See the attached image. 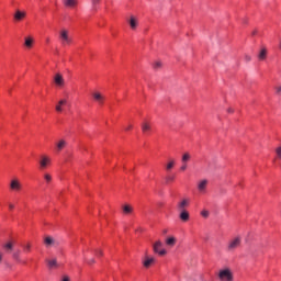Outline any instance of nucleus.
Returning a JSON list of instances; mask_svg holds the SVG:
<instances>
[{
    "label": "nucleus",
    "mask_w": 281,
    "mask_h": 281,
    "mask_svg": "<svg viewBox=\"0 0 281 281\" xmlns=\"http://www.w3.org/2000/svg\"><path fill=\"white\" fill-rule=\"evenodd\" d=\"M9 210H14V204L10 203L9 204Z\"/></svg>",
    "instance_id": "obj_43"
},
{
    "label": "nucleus",
    "mask_w": 281,
    "mask_h": 281,
    "mask_svg": "<svg viewBox=\"0 0 281 281\" xmlns=\"http://www.w3.org/2000/svg\"><path fill=\"white\" fill-rule=\"evenodd\" d=\"M44 245L45 247H54V245H56V239L52 236H46L44 238Z\"/></svg>",
    "instance_id": "obj_11"
},
{
    "label": "nucleus",
    "mask_w": 281,
    "mask_h": 281,
    "mask_svg": "<svg viewBox=\"0 0 281 281\" xmlns=\"http://www.w3.org/2000/svg\"><path fill=\"white\" fill-rule=\"evenodd\" d=\"M128 23H130L131 30H137V25H138L137 18L131 15Z\"/></svg>",
    "instance_id": "obj_17"
},
{
    "label": "nucleus",
    "mask_w": 281,
    "mask_h": 281,
    "mask_svg": "<svg viewBox=\"0 0 281 281\" xmlns=\"http://www.w3.org/2000/svg\"><path fill=\"white\" fill-rule=\"evenodd\" d=\"M87 262H88V265H95V259H90Z\"/></svg>",
    "instance_id": "obj_41"
},
{
    "label": "nucleus",
    "mask_w": 281,
    "mask_h": 281,
    "mask_svg": "<svg viewBox=\"0 0 281 281\" xmlns=\"http://www.w3.org/2000/svg\"><path fill=\"white\" fill-rule=\"evenodd\" d=\"M243 244V238L240 236L234 237L228 241V245L226 247L227 251H236L238 247Z\"/></svg>",
    "instance_id": "obj_1"
},
{
    "label": "nucleus",
    "mask_w": 281,
    "mask_h": 281,
    "mask_svg": "<svg viewBox=\"0 0 281 281\" xmlns=\"http://www.w3.org/2000/svg\"><path fill=\"white\" fill-rule=\"evenodd\" d=\"M66 146H67V140H65V139H59V140L56 143V150H57V153H60V150H63Z\"/></svg>",
    "instance_id": "obj_15"
},
{
    "label": "nucleus",
    "mask_w": 281,
    "mask_h": 281,
    "mask_svg": "<svg viewBox=\"0 0 281 281\" xmlns=\"http://www.w3.org/2000/svg\"><path fill=\"white\" fill-rule=\"evenodd\" d=\"M44 180L46 181V183H52V175L44 173Z\"/></svg>",
    "instance_id": "obj_31"
},
{
    "label": "nucleus",
    "mask_w": 281,
    "mask_h": 281,
    "mask_svg": "<svg viewBox=\"0 0 281 281\" xmlns=\"http://www.w3.org/2000/svg\"><path fill=\"white\" fill-rule=\"evenodd\" d=\"M12 258L14 259L15 262H21V250L13 252Z\"/></svg>",
    "instance_id": "obj_26"
},
{
    "label": "nucleus",
    "mask_w": 281,
    "mask_h": 281,
    "mask_svg": "<svg viewBox=\"0 0 281 281\" xmlns=\"http://www.w3.org/2000/svg\"><path fill=\"white\" fill-rule=\"evenodd\" d=\"M167 183H170L171 181H175V176H168L166 178Z\"/></svg>",
    "instance_id": "obj_36"
},
{
    "label": "nucleus",
    "mask_w": 281,
    "mask_h": 281,
    "mask_svg": "<svg viewBox=\"0 0 281 281\" xmlns=\"http://www.w3.org/2000/svg\"><path fill=\"white\" fill-rule=\"evenodd\" d=\"M218 278L221 281H234V273L229 269H224L220 271Z\"/></svg>",
    "instance_id": "obj_3"
},
{
    "label": "nucleus",
    "mask_w": 281,
    "mask_h": 281,
    "mask_svg": "<svg viewBox=\"0 0 281 281\" xmlns=\"http://www.w3.org/2000/svg\"><path fill=\"white\" fill-rule=\"evenodd\" d=\"M161 247H164L161 240L156 241L153 245L154 254H158L159 256H166L167 251L166 249H161Z\"/></svg>",
    "instance_id": "obj_4"
},
{
    "label": "nucleus",
    "mask_w": 281,
    "mask_h": 281,
    "mask_svg": "<svg viewBox=\"0 0 281 281\" xmlns=\"http://www.w3.org/2000/svg\"><path fill=\"white\" fill-rule=\"evenodd\" d=\"M180 218L181 221H184V223L190 221V213H188V211H181Z\"/></svg>",
    "instance_id": "obj_22"
},
{
    "label": "nucleus",
    "mask_w": 281,
    "mask_h": 281,
    "mask_svg": "<svg viewBox=\"0 0 281 281\" xmlns=\"http://www.w3.org/2000/svg\"><path fill=\"white\" fill-rule=\"evenodd\" d=\"M276 155H277L278 159H280V161H281V146L276 148Z\"/></svg>",
    "instance_id": "obj_32"
},
{
    "label": "nucleus",
    "mask_w": 281,
    "mask_h": 281,
    "mask_svg": "<svg viewBox=\"0 0 281 281\" xmlns=\"http://www.w3.org/2000/svg\"><path fill=\"white\" fill-rule=\"evenodd\" d=\"M24 45H25V47H27L29 49H31L32 45H34V38H32V37H25Z\"/></svg>",
    "instance_id": "obj_24"
},
{
    "label": "nucleus",
    "mask_w": 281,
    "mask_h": 281,
    "mask_svg": "<svg viewBox=\"0 0 281 281\" xmlns=\"http://www.w3.org/2000/svg\"><path fill=\"white\" fill-rule=\"evenodd\" d=\"M55 85L57 87H64L65 86V78H63V75L56 74L54 77Z\"/></svg>",
    "instance_id": "obj_8"
},
{
    "label": "nucleus",
    "mask_w": 281,
    "mask_h": 281,
    "mask_svg": "<svg viewBox=\"0 0 281 281\" xmlns=\"http://www.w3.org/2000/svg\"><path fill=\"white\" fill-rule=\"evenodd\" d=\"M27 16V13L25 11L15 10V13L13 14V19L16 23L23 21Z\"/></svg>",
    "instance_id": "obj_6"
},
{
    "label": "nucleus",
    "mask_w": 281,
    "mask_h": 281,
    "mask_svg": "<svg viewBox=\"0 0 281 281\" xmlns=\"http://www.w3.org/2000/svg\"><path fill=\"white\" fill-rule=\"evenodd\" d=\"M59 40L64 47H65V45H71V43H72L71 37H69V31H67V30H61L59 32Z\"/></svg>",
    "instance_id": "obj_2"
},
{
    "label": "nucleus",
    "mask_w": 281,
    "mask_h": 281,
    "mask_svg": "<svg viewBox=\"0 0 281 281\" xmlns=\"http://www.w3.org/2000/svg\"><path fill=\"white\" fill-rule=\"evenodd\" d=\"M63 3L69 10H76L78 8V0H63Z\"/></svg>",
    "instance_id": "obj_7"
},
{
    "label": "nucleus",
    "mask_w": 281,
    "mask_h": 281,
    "mask_svg": "<svg viewBox=\"0 0 281 281\" xmlns=\"http://www.w3.org/2000/svg\"><path fill=\"white\" fill-rule=\"evenodd\" d=\"M198 190L199 192H205V190H207V179H203L198 182Z\"/></svg>",
    "instance_id": "obj_10"
},
{
    "label": "nucleus",
    "mask_w": 281,
    "mask_h": 281,
    "mask_svg": "<svg viewBox=\"0 0 281 281\" xmlns=\"http://www.w3.org/2000/svg\"><path fill=\"white\" fill-rule=\"evenodd\" d=\"M258 60H267V47H261L258 54Z\"/></svg>",
    "instance_id": "obj_18"
},
{
    "label": "nucleus",
    "mask_w": 281,
    "mask_h": 281,
    "mask_svg": "<svg viewBox=\"0 0 281 281\" xmlns=\"http://www.w3.org/2000/svg\"><path fill=\"white\" fill-rule=\"evenodd\" d=\"M22 249L24 254H30L32 251V244L31 243L23 244Z\"/></svg>",
    "instance_id": "obj_23"
},
{
    "label": "nucleus",
    "mask_w": 281,
    "mask_h": 281,
    "mask_svg": "<svg viewBox=\"0 0 281 281\" xmlns=\"http://www.w3.org/2000/svg\"><path fill=\"white\" fill-rule=\"evenodd\" d=\"M65 104H67V99L59 100L58 104L55 106V111L63 113V106H65Z\"/></svg>",
    "instance_id": "obj_14"
},
{
    "label": "nucleus",
    "mask_w": 281,
    "mask_h": 281,
    "mask_svg": "<svg viewBox=\"0 0 281 281\" xmlns=\"http://www.w3.org/2000/svg\"><path fill=\"white\" fill-rule=\"evenodd\" d=\"M256 34H258V31L252 32V36H256Z\"/></svg>",
    "instance_id": "obj_45"
},
{
    "label": "nucleus",
    "mask_w": 281,
    "mask_h": 281,
    "mask_svg": "<svg viewBox=\"0 0 281 281\" xmlns=\"http://www.w3.org/2000/svg\"><path fill=\"white\" fill-rule=\"evenodd\" d=\"M176 243H177V239L175 237H169L166 240V245H168L169 247H175Z\"/></svg>",
    "instance_id": "obj_28"
},
{
    "label": "nucleus",
    "mask_w": 281,
    "mask_h": 281,
    "mask_svg": "<svg viewBox=\"0 0 281 281\" xmlns=\"http://www.w3.org/2000/svg\"><path fill=\"white\" fill-rule=\"evenodd\" d=\"M161 66H162L161 61H155L154 63V68L155 69H161Z\"/></svg>",
    "instance_id": "obj_33"
},
{
    "label": "nucleus",
    "mask_w": 281,
    "mask_h": 281,
    "mask_svg": "<svg viewBox=\"0 0 281 281\" xmlns=\"http://www.w3.org/2000/svg\"><path fill=\"white\" fill-rule=\"evenodd\" d=\"M97 256H104V252L102 250H95Z\"/></svg>",
    "instance_id": "obj_40"
},
{
    "label": "nucleus",
    "mask_w": 281,
    "mask_h": 281,
    "mask_svg": "<svg viewBox=\"0 0 281 281\" xmlns=\"http://www.w3.org/2000/svg\"><path fill=\"white\" fill-rule=\"evenodd\" d=\"M276 93L277 95H281V86L276 87Z\"/></svg>",
    "instance_id": "obj_38"
},
{
    "label": "nucleus",
    "mask_w": 281,
    "mask_h": 281,
    "mask_svg": "<svg viewBox=\"0 0 281 281\" xmlns=\"http://www.w3.org/2000/svg\"><path fill=\"white\" fill-rule=\"evenodd\" d=\"M244 59L246 63H251V55H245Z\"/></svg>",
    "instance_id": "obj_37"
},
{
    "label": "nucleus",
    "mask_w": 281,
    "mask_h": 281,
    "mask_svg": "<svg viewBox=\"0 0 281 281\" xmlns=\"http://www.w3.org/2000/svg\"><path fill=\"white\" fill-rule=\"evenodd\" d=\"M46 43H49V38L46 40Z\"/></svg>",
    "instance_id": "obj_48"
},
{
    "label": "nucleus",
    "mask_w": 281,
    "mask_h": 281,
    "mask_svg": "<svg viewBox=\"0 0 281 281\" xmlns=\"http://www.w3.org/2000/svg\"><path fill=\"white\" fill-rule=\"evenodd\" d=\"M123 214L128 216L133 212V206L131 204H125L122 206Z\"/></svg>",
    "instance_id": "obj_20"
},
{
    "label": "nucleus",
    "mask_w": 281,
    "mask_h": 281,
    "mask_svg": "<svg viewBox=\"0 0 281 281\" xmlns=\"http://www.w3.org/2000/svg\"><path fill=\"white\" fill-rule=\"evenodd\" d=\"M3 249L7 251V254H10V251L14 249V243L8 241L7 244L3 245Z\"/></svg>",
    "instance_id": "obj_21"
},
{
    "label": "nucleus",
    "mask_w": 281,
    "mask_h": 281,
    "mask_svg": "<svg viewBox=\"0 0 281 281\" xmlns=\"http://www.w3.org/2000/svg\"><path fill=\"white\" fill-rule=\"evenodd\" d=\"M228 113H232V110H228Z\"/></svg>",
    "instance_id": "obj_49"
},
{
    "label": "nucleus",
    "mask_w": 281,
    "mask_h": 281,
    "mask_svg": "<svg viewBox=\"0 0 281 281\" xmlns=\"http://www.w3.org/2000/svg\"><path fill=\"white\" fill-rule=\"evenodd\" d=\"M150 123H148V122H144L143 124H142V131H143V133H149V131H150Z\"/></svg>",
    "instance_id": "obj_25"
},
{
    "label": "nucleus",
    "mask_w": 281,
    "mask_h": 281,
    "mask_svg": "<svg viewBox=\"0 0 281 281\" xmlns=\"http://www.w3.org/2000/svg\"><path fill=\"white\" fill-rule=\"evenodd\" d=\"M22 188L23 186L18 178L11 180L10 190H12V192H21Z\"/></svg>",
    "instance_id": "obj_5"
},
{
    "label": "nucleus",
    "mask_w": 281,
    "mask_h": 281,
    "mask_svg": "<svg viewBox=\"0 0 281 281\" xmlns=\"http://www.w3.org/2000/svg\"><path fill=\"white\" fill-rule=\"evenodd\" d=\"M201 216H203V218H207V216H210V212L204 210L201 212Z\"/></svg>",
    "instance_id": "obj_35"
},
{
    "label": "nucleus",
    "mask_w": 281,
    "mask_h": 281,
    "mask_svg": "<svg viewBox=\"0 0 281 281\" xmlns=\"http://www.w3.org/2000/svg\"><path fill=\"white\" fill-rule=\"evenodd\" d=\"M188 205H190V200L188 199H183L179 204H178V210L181 211H186V207H188Z\"/></svg>",
    "instance_id": "obj_16"
},
{
    "label": "nucleus",
    "mask_w": 281,
    "mask_h": 281,
    "mask_svg": "<svg viewBox=\"0 0 281 281\" xmlns=\"http://www.w3.org/2000/svg\"><path fill=\"white\" fill-rule=\"evenodd\" d=\"M180 170L182 172H186V170H188V162H182V166L180 167Z\"/></svg>",
    "instance_id": "obj_34"
},
{
    "label": "nucleus",
    "mask_w": 281,
    "mask_h": 281,
    "mask_svg": "<svg viewBox=\"0 0 281 281\" xmlns=\"http://www.w3.org/2000/svg\"><path fill=\"white\" fill-rule=\"evenodd\" d=\"M50 162L49 157L47 156H43L41 161H40V167L42 170H45V168H47V165Z\"/></svg>",
    "instance_id": "obj_12"
},
{
    "label": "nucleus",
    "mask_w": 281,
    "mask_h": 281,
    "mask_svg": "<svg viewBox=\"0 0 281 281\" xmlns=\"http://www.w3.org/2000/svg\"><path fill=\"white\" fill-rule=\"evenodd\" d=\"M279 49L281 50V40H280V43H279Z\"/></svg>",
    "instance_id": "obj_47"
},
{
    "label": "nucleus",
    "mask_w": 281,
    "mask_h": 281,
    "mask_svg": "<svg viewBox=\"0 0 281 281\" xmlns=\"http://www.w3.org/2000/svg\"><path fill=\"white\" fill-rule=\"evenodd\" d=\"M60 281H71L69 276H63Z\"/></svg>",
    "instance_id": "obj_39"
},
{
    "label": "nucleus",
    "mask_w": 281,
    "mask_h": 281,
    "mask_svg": "<svg viewBox=\"0 0 281 281\" xmlns=\"http://www.w3.org/2000/svg\"><path fill=\"white\" fill-rule=\"evenodd\" d=\"M100 1H101V0H91L92 9H93V10H98V5H99Z\"/></svg>",
    "instance_id": "obj_30"
},
{
    "label": "nucleus",
    "mask_w": 281,
    "mask_h": 281,
    "mask_svg": "<svg viewBox=\"0 0 281 281\" xmlns=\"http://www.w3.org/2000/svg\"><path fill=\"white\" fill-rule=\"evenodd\" d=\"M172 168H175V159H171L167 166H166V170H172Z\"/></svg>",
    "instance_id": "obj_29"
},
{
    "label": "nucleus",
    "mask_w": 281,
    "mask_h": 281,
    "mask_svg": "<svg viewBox=\"0 0 281 281\" xmlns=\"http://www.w3.org/2000/svg\"><path fill=\"white\" fill-rule=\"evenodd\" d=\"M153 263H155V258L153 257H146L145 260L143 261V265L146 269H148Z\"/></svg>",
    "instance_id": "obj_19"
},
{
    "label": "nucleus",
    "mask_w": 281,
    "mask_h": 281,
    "mask_svg": "<svg viewBox=\"0 0 281 281\" xmlns=\"http://www.w3.org/2000/svg\"><path fill=\"white\" fill-rule=\"evenodd\" d=\"M191 158H192V156L190 155V153H184V154L182 155L181 161H182V164H188V161H189Z\"/></svg>",
    "instance_id": "obj_27"
},
{
    "label": "nucleus",
    "mask_w": 281,
    "mask_h": 281,
    "mask_svg": "<svg viewBox=\"0 0 281 281\" xmlns=\"http://www.w3.org/2000/svg\"><path fill=\"white\" fill-rule=\"evenodd\" d=\"M7 267H8L9 269H12V266H10V263H7Z\"/></svg>",
    "instance_id": "obj_46"
},
{
    "label": "nucleus",
    "mask_w": 281,
    "mask_h": 281,
    "mask_svg": "<svg viewBox=\"0 0 281 281\" xmlns=\"http://www.w3.org/2000/svg\"><path fill=\"white\" fill-rule=\"evenodd\" d=\"M48 269H58V260L56 258L46 260Z\"/></svg>",
    "instance_id": "obj_13"
},
{
    "label": "nucleus",
    "mask_w": 281,
    "mask_h": 281,
    "mask_svg": "<svg viewBox=\"0 0 281 281\" xmlns=\"http://www.w3.org/2000/svg\"><path fill=\"white\" fill-rule=\"evenodd\" d=\"M3 262V252H0V263Z\"/></svg>",
    "instance_id": "obj_42"
},
{
    "label": "nucleus",
    "mask_w": 281,
    "mask_h": 281,
    "mask_svg": "<svg viewBox=\"0 0 281 281\" xmlns=\"http://www.w3.org/2000/svg\"><path fill=\"white\" fill-rule=\"evenodd\" d=\"M92 98L95 100V102H98V104H104V95H102V93L93 92Z\"/></svg>",
    "instance_id": "obj_9"
},
{
    "label": "nucleus",
    "mask_w": 281,
    "mask_h": 281,
    "mask_svg": "<svg viewBox=\"0 0 281 281\" xmlns=\"http://www.w3.org/2000/svg\"><path fill=\"white\" fill-rule=\"evenodd\" d=\"M131 128H133V125H128L125 131H131Z\"/></svg>",
    "instance_id": "obj_44"
}]
</instances>
